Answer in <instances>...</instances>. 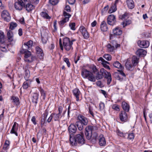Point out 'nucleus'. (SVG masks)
Instances as JSON below:
<instances>
[{
    "mask_svg": "<svg viewBox=\"0 0 152 152\" xmlns=\"http://www.w3.org/2000/svg\"><path fill=\"white\" fill-rule=\"evenodd\" d=\"M84 133L82 131L80 132L79 134L75 135L74 137L72 134L69 135V141L71 144L73 146H76L78 144L81 145L85 142L83 138Z\"/></svg>",
    "mask_w": 152,
    "mask_h": 152,
    "instance_id": "obj_1",
    "label": "nucleus"
},
{
    "mask_svg": "<svg viewBox=\"0 0 152 152\" xmlns=\"http://www.w3.org/2000/svg\"><path fill=\"white\" fill-rule=\"evenodd\" d=\"M139 59L136 56H133L132 59L130 58L127 59L126 62L125 66L127 69L132 71L134 68L139 62Z\"/></svg>",
    "mask_w": 152,
    "mask_h": 152,
    "instance_id": "obj_2",
    "label": "nucleus"
},
{
    "mask_svg": "<svg viewBox=\"0 0 152 152\" xmlns=\"http://www.w3.org/2000/svg\"><path fill=\"white\" fill-rule=\"evenodd\" d=\"M85 130V134L86 138L88 140H91L93 143H95L98 137L97 133L89 129L88 130L86 127Z\"/></svg>",
    "mask_w": 152,
    "mask_h": 152,
    "instance_id": "obj_3",
    "label": "nucleus"
},
{
    "mask_svg": "<svg viewBox=\"0 0 152 152\" xmlns=\"http://www.w3.org/2000/svg\"><path fill=\"white\" fill-rule=\"evenodd\" d=\"M81 75L84 78H87L89 80L92 82H95L96 80L95 77L92 72L85 69H83L81 71Z\"/></svg>",
    "mask_w": 152,
    "mask_h": 152,
    "instance_id": "obj_4",
    "label": "nucleus"
},
{
    "mask_svg": "<svg viewBox=\"0 0 152 152\" xmlns=\"http://www.w3.org/2000/svg\"><path fill=\"white\" fill-rule=\"evenodd\" d=\"M20 52L21 53L25 54L24 60L26 61L31 62L36 59L35 57L31 55V53L30 51L26 49H23Z\"/></svg>",
    "mask_w": 152,
    "mask_h": 152,
    "instance_id": "obj_5",
    "label": "nucleus"
},
{
    "mask_svg": "<svg viewBox=\"0 0 152 152\" xmlns=\"http://www.w3.org/2000/svg\"><path fill=\"white\" fill-rule=\"evenodd\" d=\"M72 41H70L69 39L67 37L64 38L63 39V47L66 50L69 51L73 49Z\"/></svg>",
    "mask_w": 152,
    "mask_h": 152,
    "instance_id": "obj_6",
    "label": "nucleus"
},
{
    "mask_svg": "<svg viewBox=\"0 0 152 152\" xmlns=\"http://www.w3.org/2000/svg\"><path fill=\"white\" fill-rule=\"evenodd\" d=\"M100 73L101 74L102 78L104 77L107 79V84H109L112 80L111 75L110 72H107L103 68H102L100 69Z\"/></svg>",
    "mask_w": 152,
    "mask_h": 152,
    "instance_id": "obj_7",
    "label": "nucleus"
},
{
    "mask_svg": "<svg viewBox=\"0 0 152 152\" xmlns=\"http://www.w3.org/2000/svg\"><path fill=\"white\" fill-rule=\"evenodd\" d=\"M122 33V31L119 27H116L113 30V34H110V39H114L115 35H119Z\"/></svg>",
    "mask_w": 152,
    "mask_h": 152,
    "instance_id": "obj_8",
    "label": "nucleus"
},
{
    "mask_svg": "<svg viewBox=\"0 0 152 152\" xmlns=\"http://www.w3.org/2000/svg\"><path fill=\"white\" fill-rule=\"evenodd\" d=\"M15 9L18 10H22L23 7H25V3L22 0H18L14 4Z\"/></svg>",
    "mask_w": 152,
    "mask_h": 152,
    "instance_id": "obj_9",
    "label": "nucleus"
},
{
    "mask_svg": "<svg viewBox=\"0 0 152 152\" xmlns=\"http://www.w3.org/2000/svg\"><path fill=\"white\" fill-rule=\"evenodd\" d=\"M63 15L64 17L59 23L60 25L61 26H63L65 23L69 21V18L71 16V15L65 11H64Z\"/></svg>",
    "mask_w": 152,
    "mask_h": 152,
    "instance_id": "obj_10",
    "label": "nucleus"
},
{
    "mask_svg": "<svg viewBox=\"0 0 152 152\" xmlns=\"http://www.w3.org/2000/svg\"><path fill=\"white\" fill-rule=\"evenodd\" d=\"M115 16L113 15H110L107 18V23L110 25L113 26L115 24Z\"/></svg>",
    "mask_w": 152,
    "mask_h": 152,
    "instance_id": "obj_11",
    "label": "nucleus"
},
{
    "mask_svg": "<svg viewBox=\"0 0 152 152\" xmlns=\"http://www.w3.org/2000/svg\"><path fill=\"white\" fill-rule=\"evenodd\" d=\"M2 18L7 22H9L11 19L10 15L6 10H3L1 13Z\"/></svg>",
    "mask_w": 152,
    "mask_h": 152,
    "instance_id": "obj_12",
    "label": "nucleus"
},
{
    "mask_svg": "<svg viewBox=\"0 0 152 152\" xmlns=\"http://www.w3.org/2000/svg\"><path fill=\"white\" fill-rule=\"evenodd\" d=\"M119 118L122 122H126L128 119V115L126 112L124 111H121L119 115Z\"/></svg>",
    "mask_w": 152,
    "mask_h": 152,
    "instance_id": "obj_13",
    "label": "nucleus"
},
{
    "mask_svg": "<svg viewBox=\"0 0 152 152\" xmlns=\"http://www.w3.org/2000/svg\"><path fill=\"white\" fill-rule=\"evenodd\" d=\"M79 30L85 39H87L89 37V34L83 26H80L79 28Z\"/></svg>",
    "mask_w": 152,
    "mask_h": 152,
    "instance_id": "obj_14",
    "label": "nucleus"
},
{
    "mask_svg": "<svg viewBox=\"0 0 152 152\" xmlns=\"http://www.w3.org/2000/svg\"><path fill=\"white\" fill-rule=\"evenodd\" d=\"M36 53L40 59L43 58L44 54L42 49L39 47L37 46L35 48Z\"/></svg>",
    "mask_w": 152,
    "mask_h": 152,
    "instance_id": "obj_15",
    "label": "nucleus"
},
{
    "mask_svg": "<svg viewBox=\"0 0 152 152\" xmlns=\"http://www.w3.org/2000/svg\"><path fill=\"white\" fill-rule=\"evenodd\" d=\"M98 61L101 63L103 66L107 69H110V68L109 66L107 65V64H109V62L105 61L102 57H100L98 59Z\"/></svg>",
    "mask_w": 152,
    "mask_h": 152,
    "instance_id": "obj_16",
    "label": "nucleus"
},
{
    "mask_svg": "<svg viewBox=\"0 0 152 152\" xmlns=\"http://www.w3.org/2000/svg\"><path fill=\"white\" fill-rule=\"evenodd\" d=\"M137 43L140 47L143 48H147L148 47L149 45V42L147 41H139Z\"/></svg>",
    "mask_w": 152,
    "mask_h": 152,
    "instance_id": "obj_17",
    "label": "nucleus"
},
{
    "mask_svg": "<svg viewBox=\"0 0 152 152\" xmlns=\"http://www.w3.org/2000/svg\"><path fill=\"white\" fill-rule=\"evenodd\" d=\"M78 118L79 120V121L81 122L84 125L86 126L87 124L88 121L86 118L83 116L79 115Z\"/></svg>",
    "mask_w": 152,
    "mask_h": 152,
    "instance_id": "obj_18",
    "label": "nucleus"
},
{
    "mask_svg": "<svg viewBox=\"0 0 152 152\" xmlns=\"http://www.w3.org/2000/svg\"><path fill=\"white\" fill-rule=\"evenodd\" d=\"M18 124L16 122H15L10 131V133L14 134L17 136H18V134L17 132L18 129Z\"/></svg>",
    "mask_w": 152,
    "mask_h": 152,
    "instance_id": "obj_19",
    "label": "nucleus"
},
{
    "mask_svg": "<svg viewBox=\"0 0 152 152\" xmlns=\"http://www.w3.org/2000/svg\"><path fill=\"white\" fill-rule=\"evenodd\" d=\"M146 53V51L142 49H138L136 52V55L140 57L145 56Z\"/></svg>",
    "mask_w": 152,
    "mask_h": 152,
    "instance_id": "obj_20",
    "label": "nucleus"
},
{
    "mask_svg": "<svg viewBox=\"0 0 152 152\" xmlns=\"http://www.w3.org/2000/svg\"><path fill=\"white\" fill-rule=\"evenodd\" d=\"M73 95L76 97L77 101L79 100V96L81 93L80 91L77 88H75L72 91Z\"/></svg>",
    "mask_w": 152,
    "mask_h": 152,
    "instance_id": "obj_21",
    "label": "nucleus"
},
{
    "mask_svg": "<svg viewBox=\"0 0 152 152\" xmlns=\"http://www.w3.org/2000/svg\"><path fill=\"white\" fill-rule=\"evenodd\" d=\"M77 130L76 126L73 124H71L68 127V130L69 133H75Z\"/></svg>",
    "mask_w": 152,
    "mask_h": 152,
    "instance_id": "obj_22",
    "label": "nucleus"
},
{
    "mask_svg": "<svg viewBox=\"0 0 152 152\" xmlns=\"http://www.w3.org/2000/svg\"><path fill=\"white\" fill-rule=\"evenodd\" d=\"M100 28L103 31H107L108 27L105 21H103L102 22L100 25Z\"/></svg>",
    "mask_w": 152,
    "mask_h": 152,
    "instance_id": "obj_23",
    "label": "nucleus"
},
{
    "mask_svg": "<svg viewBox=\"0 0 152 152\" xmlns=\"http://www.w3.org/2000/svg\"><path fill=\"white\" fill-rule=\"evenodd\" d=\"M99 143L101 146L104 145L106 144V141L104 137L102 135H101L99 136Z\"/></svg>",
    "mask_w": 152,
    "mask_h": 152,
    "instance_id": "obj_24",
    "label": "nucleus"
},
{
    "mask_svg": "<svg viewBox=\"0 0 152 152\" xmlns=\"http://www.w3.org/2000/svg\"><path fill=\"white\" fill-rule=\"evenodd\" d=\"M7 34L8 37V40L9 42H11L13 40V34L12 32L10 30L7 31Z\"/></svg>",
    "mask_w": 152,
    "mask_h": 152,
    "instance_id": "obj_25",
    "label": "nucleus"
},
{
    "mask_svg": "<svg viewBox=\"0 0 152 152\" xmlns=\"http://www.w3.org/2000/svg\"><path fill=\"white\" fill-rule=\"evenodd\" d=\"M122 106L124 111L128 112L129 111L130 106L127 103L125 102H122Z\"/></svg>",
    "mask_w": 152,
    "mask_h": 152,
    "instance_id": "obj_26",
    "label": "nucleus"
},
{
    "mask_svg": "<svg viewBox=\"0 0 152 152\" xmlns=\"http://www.w3.org/2000/svg\"><path fill=\"white\" fill-rule=\"evenodd\" d=\"M33 45V41L31 40H29L26 43H24L23 45L26 48V49L27 50L28 49L29 50H30V48L32 47Z\"/></svg>",
    "mask_w": 152,
    "mask_h": 152,
    "instance_id": "obj_27",
    "label": "nucleus"
},
{
    "mask_svg": "<svg viewBox=\"0 0 152 152\" xmlns=\"http://www.w3.org/2000/svg\"><path fill=\"white\" fill-rule=\"evenodd\" d=\"M126 3L129 9H132L134 8V5L133 0H126Z\"/></svg>",
    "mask_w": 152,
    "mask_h": 152,
    "instance_id": "obj_28",
    "label": "nucleus"
},
{
    "mask_svg": "<svg viewBox=\"0 0 152 152\" xmlns=\"http://www.w3.org/2000/svg\"><path fill=\"white\" fill-rule=\"evenodd\" d=\"M38 94L36 93H33L32 96V102L36 104L37 103V101L38 99Z\"/></svg>",
    "mask_w": 152,
    "mask_h": 152,
    "instance_id": "obj_29",
    "label": "nucleus"
},
{
    "mask_svg": "<svg viewBox=\"0 0 152 152\" xmlns=\"http://www.w3.org/2000/svg\"><path fill=\"white\" fill-rule=\"evenodd\" d=\"M25 7L26 10L28 12H30L34 8V7L33 5L29 3L27 4Z\"/></svg>",
    "mask_w": 152,
    "mask_h": 152,
    "instance_id": "obj_30",
    "label": "nucleus"
},
{
    "mask_svg": "<svg viewBox=\"0 0 152 152\" xmlns=\"http://www.w3.org/2000/svg\"><path fill=\"white\" fill-rule=\"evenodd\" d=\"M113 66L116 68L120 69H124V67L122 66L121 64L118 61H116L114 62L113 64Z\"/></svg>",
    "mask_w": 152,
    "mask_h": 152,
    "instance_id": "obj_31",
    "label": "nucleus"
},
{
    "mask_svg": "<svg viewBox=\"0 0 152 152\" xmlns=\"http://www.w3.org/2000/svg\"><path fill=\"white\" fill-rule=\"evenodd\" d=\"M11 100L12 102L16 105L19 104L20 103L19 99L17 97L13 96L12 97Z\"/></svg>",
    "mask_w": 152,
    "mask_h": 152,
    "instance_id": "obj_32",
    "label": "nucleus"
},
{
    "mask_svg": "<svg viewBox=\"0 0 152 152\" xmlns=\"http://www.w3.org/2000/svg\"><path fill=\"white\" fill-rule=\"evenodd\" d=\"M89 69L94 74L96 73L98 71L96 66L94 65H91L89 66Z\"/></svg>",
    "mask_w": 152,
    "mask_h": 152,
    "instance_id": "obj_33",
    "label": "nucleus"
},
{
    "mask_svg": "<svg viewBox=\"0 0 152 152\" xmlns=\"http://www.w3.org/2000/svg\"><path fill=\"white\" fill-rule=\"evenodd\" d=\"M107 50L108 52H113L115 49L114 46L108 44L107 46Z\"/></svg>",
    "mask_w": 152,
    "mask_h": 152,
    "instance_id": "obj_34",
    "label": "nucleus"
},
{
    "mask_svg": "<svg viewBox=\"0 0 152 152\" xmlns=\"http://www.w3.org/2000/svg\"><path fill=\"white\" fill-rule=\"evenodd\" d=\"M5 41V36L3 32L0 31V42L4 43Z\"/></svg>",
    "mask_w": 152,
    "mask_h": 152,
    "instance_id": "obj_35",
    "label": "nucleus"
},
{
    "mask_svg": "<svg viewBox=\"0 0 152 152\" xmlns=\"http://www.w3.org/2000/svg\"><path fill=\"white\" fill-rule=\"evenodd\" d=\"M129 15L127 13L125 12L124 14L120 15L119 16V18L122 20H126L129 17Z\"/></svg>",
    "mask_w": 152,
    "mask_h": 152,
    "instance_id": "obj_36",
    "label": "nucleus"
},
{
    "mask_svg": "<svg viewBox=\"0 0 152 152\" xmlns=\"http://www.w3.org/2000/svg\"><path fill=\"white\" fill-rule=\"evenodd\" d=\"M31 83V82L28 80H27L26 81L24 82L23 83V87L24 89H26L30 85Z\"/></svg>",
    "mask_w": 152,
    "mask_h": 152,
    "instance_id": "obj_37",
    "label": "nucleus"
},
{
    "mask_svg": "<svg viewBox=\"0 0 152 152\" xmlns=\"http://www.w3.org/2000/svg\"><path fill=\"white\" fill-rule=\"evenodd\" d=\"M39 90L41 94V96L43 99H45L46 97V92L41 87L39 88Z\"/></svg>",
    "mask_w": 152,
    "mask_h": 152,
    "instance_id": "obj_38",
    "label": "nucleus"
},
{
    "mask_svg": "<svg viewBox=\"0 0 152 152\" xmlns=\"http://www.w3.org/2000/svg\"><path fill=\"white\" fill-rule=\"evenodd\" d=\"M116 10V5L114 4L110 8L108 12L109 13H112L115 12Z\"/></svg>",
    "mask_w": 152,
    "mask_h": 152,
    "instance_id": "obj_39",
    "label": "nucleus"
},
{
    "mask_svg": "<svg viewBox=\"0 0 152 152\" xmlns=\"http://www.w3.org/2000/svg\"><path fill=\"white\" fill-rule=\"evenodd\" d=\"M76 124L77 126L78 129L79 130L82 131L83 129V125H84L81 122L79 121H77L76 123Z\"/></svg>",
    "mask_w": 152,
    "mask_h": 152,
    "instance_id": "obj_40",
    "label": "nucleus"
},
{
    "mask_svg": "<svg viewBox=\"0 0 152 152\" xmlns=\"http://www.w3.org/2000/svg\"><path fill=\"white\" fill-rule=\"evenodd\" d=\"M61 114L58 113V114L53 113V118L54 121H59L61 118Z\"/></svg>",
    "mask_w": 152,
    "mask_h": 152,
    "instance_id": "obj_41",
    "label": "nucleus"
},
{
    "mask_svg": "<svg viewBox=\"0 0 152 152\" xmlns=\"http://www.w3.org/2000/svg\"><path fill=\"white\" fill-rule=\"evenodd\" d=\"M86 128L88 130L89 129L93 132H95L94 131L98 129V127L96 126H87Z\"/></svg>",
    "mask_w": 152,
    "mask_h": 152,
    "instance_id": "obj_42",
    "label": "nucleus"
},
{
    "mask_svg": "<svg viewBox=\"0 0 152 152\" xmlns=\"http://www.w3.org/2000/svg\"><path fill=\"white\" fill-rule=\"evenodd\" d=\"M0 45V49L3 52H6L7 51L6 45L4 44V43L1 42Z\"/></svg>",
    "mask_w": 152,
    "mask_h": 152,
    "instance_id": "obj_43",
    "label": "nucleus"
},
{
    "mask_svg": "<svg viewBox=\"0 0 152 152\" xmlns=\"http://www.w3.org/2000/svg\"><path fill=\"white\" fill-rule=\"evenodd\" d=\"M113 39H111L112 41L110 44L112 45V46H114V47H115L116 48L118 47H119L120 46V45L119 44H117L115 40Z\"/></svg>",
    "mask_w": 152,
    "mask_h": 152,
    "instance_id": "obj_44",
    "label": "nucleus"
},
{
    "mask_svg": "<svg viewBox=\"0 0 152 152\" xmlns=\"http://www.w3.org/2000/svg\"><path fill=\"white\" fill-rule=\"evenodd\" d=\"M96 75L95 77L97 80L101 79L102 78L101 74L100 73V71H98L95 74Z\"/></svg>",
    "mask_w": 152,
    "mask_h": 152,
    "instance_id": "obj_45",
    "label": "nucleus"
},
{
    "mask_svg": "<svg viewBox=\"0 0 152 152\" xmlns=\"http://www.w3.org/2000/svg\"><path fill=\"white\" fill-rule=\"evenodd\" d=\"M132 23L131 21L130 20H127L125 21L122 23V25H123L124 27L125 26L129 25Z\"/></svg>",
    "mask_w": 152,
    "mask_h": 152,
    "instance_id": "obj_46",
    "label": "nucleus"
},
{
    "mask_svg": "<svg viewBox=\"0 0 152 152\" xmlns=\"http://www.w3.org/2000/svg\"><path fill=\"white\" fill-rule=\"evenodd\" d=\"M104 58L108 61H110L111 60L112 57L111 55L108 54H104L103 56Z\"/></svg>",
    "mask_w": 152,
    "mask_h": 152,
    "instance_id": "obj_47",
    "label": "nucleus"
},
{
    "mask_svg": "<svg viewBox=\"0 0 152 152\" xmlns=\"http://www.w3.org/2000/svg\"><path fill=\"white\" fill-rule=\"evenodd\" d=\"M41 15L43 18H46L47 19L50 18V17L48 15L46 12H42L40 14Z\"/></svg>",
    "mask_w": 152,
    "mask_h": 152,
    "instance_id": "obj_48",
    "label": "nucleus"
},
{
    "mask_svg": "<svg viewBox=\"0 0 152 152\" xmlns=\"http://www.w3.org/2000/svg\"><path fill=\"white\" fill-rule=\"evenodd\" d=\"M17 26V24L16 23L12 22L10 24V28L11 30H13Z\"/></svg>",
    "mask_w": 152,
    "mask_h": 152,
    "instance_id": "obj_49",
    "label": "nucleus"
},
{
    "mask_svg": "<svg viewBox=\"0 0 152 152\" xmlns=\"http://www.w3.org/2000/svg\"><path fill=\"white\" fill-rule=\"evenodd\" d=\"M75 23H70L69 24V26L70 28L71 29L73 30H75Z\"/></svg>",
    "mask_w": 152,
    "mask_h": 152,
    "instance_id": "obj_50",
    "label": "nucleus"
},
{
    "mask_svg": "<svg viewBox=\"0 0 152 152\" xmlns=\"http://www.w3.org/2000/svg\"><path fill=\"white\" fill-rule=\"evenodd\" d=\"M104 104L102 102H101L99 104V109L100 111L103 110L104 108Z\"/></svg>",
    "mask_w": 152,
    "mask_h": 152,
    "instance_id": "obj_51",
    "label": "nucleus"
},
{
    "mask_svg": "<svg viewBox=\"0 0 152 152\" xmlns=\"http://www.w3.org/2000/svg\"><path fill=\"white\" fill-rule=\"evenodd\" d=\"M134 135L133 133H129L128 135L127 139L130 140H133L134 138Z\"/></svg>",
    "mask_w": 152,
    "mask_h": 152,
    "instance_id": "obj_52",
    "label": "nucleus"
},
{
    "mask_svg": "<svg viewBox=\"0 0 152 152\" xmlns=\"http://www.w3.org/2000/svg\"><path fill=\"white\" fill-rule=\"evenodd\" d=\"M118 135L120 136V137H123L124 138H125V136H126V134H124L122 132L118 131L117 133Z\"/></svg>",
    "mask_w": 152,
    "mask_h": 152,
    "instance_id": "obj_53",
    "label": "nucleus"
},
{
    "mask_svg": "<svg viewBox=\"0 0 152 152\" xmlns=\"http://www.w3.org/2000/svg\"><path fill=\"white\" fill-rule=\"evenodd\" d=\"M58 2V0H49L50 3L53 5H56Z\"/></svg>",
    "mask_w": 152,
    "mask_h": 152,
    "instance_id": "obj_54",
    "label": "nucleus"
},
{
    "mask_svg": "<svg viewBox=\"0 0 152 152\" xmlns=\"http://www.w3.org/2000/svg\"><path fill=\"white\" fill-rule=\"evenodd\" d=\"M64 60L67 64L68 67H69L70 65V64L69 61L68 59L65 58H64Z\"/></svg>",
    "mask_w": 152,
    "mask_h": 152,
    "instance_id": "obj_55",
    "label": "nucleus"
},
{
    "mask_svg": "<svg viewBox=\"0 0 152 152\" xmlns=\"http://www.w3.org/2000/svg\"><path fill=\"white\" fill-rule=\"evenodd\" d=\"M45 123H46V122L44 118H42L41 121V126L42 127Z\"/></svg>",
    "mask_w": 152,
    "mask_h": 152,
    "instance_id": "obj_56",
    "label": "nucleus"
},
{
    "mask_svg": "<svg viewBox=\"0 0 152 152\" xmlns=\"http://www.w3.org/2000/svg\"><path fill=\"white\" fill-rule=\"evenodd\" d=\"M64 10L68 12H69L71 11L70 7L69 5H66V6Z\"/></svg>",
    "mask_w": 152,
    "mask_h": 152,
    "instance_id": "obj_57",
    "label": "nucleus"
},
{
    "mask_svg": "<svg viewBox=\"0 0 152 152\" xmlns=\"http://www.w3.org/2000/svg\"><path fill=\"white\" fill-rule=\"evenodd\" d=\"M113 109L117 110L119 111V108L118 105H114L112 106Z\"/></svg>",
    "mask_w": 152,
    "mask_h": 152,
    "instance_id": "obj_58",
    "label": "nucleus"
},
{
    "mask_svg": "<svg viewBox=\"0 0 152 152\" xmlns=\"http://www.w3.org/2000/svg\"><path fill=\"white\" fill-rule=\"evenodd\" d=\"M39 0H30V3H31L35 4H38Z\"/></svg>",
    "mask_w": 152,
    "mask_h": 152,
    "instance_id": "obj_59",
    "label": "nucleus"
},
{
    "mask_svg": "<svg viewBox=\"0 0 152 152\" xmlns=\"http://www.w3.org/2000/svg\"><path fill=\"white\" fill-rule=\"evenodd\" d=\"M25 76L26 78H28L29 76V72L28 70H25Z\"/></svg>",
    "mask_w": 152,
    "mask_h": 152,
    "instance_id": "obj_60",
    "label": "nucleus"
},
{
    "mask_svg": "<svg viewBox=\"0 0 152 152\" xmlns=\"http://www.w3.org/2000/svg\"><path fill=\"white\" fill-rule=\"evenodd\" d=\"M53 113H52L51 114L50 116L48 118V120H47V121L48 122H50L51 121L52 119L53 118Z\"/></svg>",
    "mask_w": 152,
    "mask_h": 152,
    "instance_id": "obj_61",
    "label": "nucleus"
},
{
    "mask_svg": "<svg viewBox=\"0 0 152 152\" xmlns=\"http://www.w3.org/2000/svg\"><path fill=\"white\" fill-rule=\"evenodd\" d=\"M31 121L34 125H36L37 124L36 121V118L34 116L32 117Z\"/></svg>",
    "mask_w": 152,
    "mask_h": 152,
    "instance_id": "obj_62",
    "label": "nucleus"
},
{
    "mask_svg": "<svg viewBox=\"0 0 152 152\" xmlns=\"http://www.w3.org/2000/svg\"><path fill=\"white\" fill-rule=\"evenodd\" d=\"M119 72V74L121 75H122L124 77H125L126 75L124 73L123 71L122 70H119L118 71Z\"/></svg>",
    "mask_w": 152,
    "mask_h": 152,
    "instance_id": "obj_63",
    "label": "nucleus"
},
{
    "mask_svg": "<svg viewBox=\"0 0 152 152\" xmlns=\"http://www.w3.org/2000/svg\"><path fill=\"white\" fill-rule=\"evenodd\" d=\"M75 0H68V1L69 4H73L75 2Z\"/></svg>",
    "mask_w": 152,
    "mask_h": 152,
    "instance_id": "obj_64",
    "label": "nucleus"
}]
</instances>
